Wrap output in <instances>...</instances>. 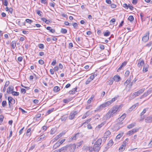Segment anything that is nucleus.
Segmentation results:
<instances>
[{
  "label": "nucleus",
  "mask_w": 152,
  "mask_h": 152,
  "mask_svg": "<svg viewBox=\"0 0 152 152\" xmlns=\"http://www.w3.org/2000/svg\"><path fill=\"white\" fill-rule=\"evenodd\" d=\"M126 114L125 113H124L120 117L118 118V123L115 125V126L116 127H118V129L120 128L122 126V125L123 124V122H122V121L126 117Z\"/></svg>",
  "instance_id": "1"
},
{
  "label": "nucleus",
  "mask_w": 152,
  "mask_h": 152,
  "mask_svg": "<svg viewBox=\"0 0 152 152\" xmlns=\"http://www.w3.org/2000/svg\"><path fill=\"white\" fill-rule=\"evenodd\" d=\"M122 104L119 105H116L111 109L110 110L114 115L116 114L117 112H118L120 110V109L122 107Z\"/></svg>",
  "instance_id": "2"
},
{
  "label": "nucleus",
  "mask_w": 152,
  "mask_h": 152,
  "mask_svg": "<svg viewBox=\"0 0 152 152\" xmlns=\"http://www.w3.org/2000/svg\"><path fill=\"white\" fill-rule=\"evenodd\" d=\"M109 103V102H108L107 101V102L101 104L96 108V111H101L104 108L109 105H110ZM95 111H96V110H95Z\"/></svg>",
  "instance_id": "3"
},
{
  "label": "nucleus",
  "mask_w": 152,
  "mask_h": 152,
  "mask_svg": "<svg viewBox=\"0 0 152 152\" xmlns=\"http://www.w3.org/2000/svg\"><path fill=\"white\" fill-rule=\"evenodd\" d=\"M144 91V89L142 88L136 92H135L132 94L133 98H135L136 97L138 96L140 94L142 93Z\"/></svg>",
  "instance_id": "4"
},
{
  "label": "nucleus",
  "mask_w": 152,
  "mask_h": 152,
  "mask_svg": "<svg viewBox=\"0 0 152 152\" xmlns=\"http://www.w3.org/2000/svg\"><path fill=\"white\" fill-rule=\"evenodd\" d=\"M131 78L130 76V78L128 79L124 83V85L126 86H129V87H131L132 86V83L131 82Z\"/></svg>",
  "instance_id": "5"
},
{
  "label": "nucleus",
  "mask_w": 152,
  "mask_h": 152,
  "mask_svg": "<svg viewBox=\"0 0 152 152\" xmlns=\"http://www.w3.org/2000/svg\"><path fill=\"white\" fill-rule=\"evenodd\" d=\"M77 114V111H72L70 113L69 116V119L70 120H72L74 119L75 116Z\"/></svg>",
  "instance_id": "6"
},
{
  "label": "nucleus",
  "mask_w": 152,
  "mask_h": 152,
  "mask_svg": "<svg viewBox=\"0 0 152 152\" xmlns=\"http://www.w3.org/2000/svg\"><path fill=\"white\" fill-rule=\"evenodd\" d=\"M76 145L75 144H71L67 146L69 148L70 152H74L75 149Z\"/></svg>",
  "instance_id": "7"
},
{
  "label": "nucleus",
  "mask_w": 152,
  "mask_h": 152,
  "mask_svg": "<svg viewBox=\"0 0 152 152\" xmlns=\"http://www.w3.org/2000/svg\"><path fill=\"white\" fill-rule=\"evenodd\" d=\"M149 32L148 31L145 34V35L142 37V40L143 42H145L148 40L149 39Z\"/></svg>",
  "instance_id": "8"
},
{
  "label": "nucleus",
  "mask_w": 152,
  "mask_h": 152,
  "mask_svg": "<svg viewBox=\"0 0 152 152\" xmlns=\"http://www.w3.org/2000/svg\"><path fill=\"white\" fill-rule=\"evenodd\" d=\"M145 121L147 123L152 122V115L146 117L145 119Z\"/></svg>",
  "instance_id": "9"
},
{
  "label": "nucleus",
  "mask_w": 152,
  "mask_h": 152,
  "mask_svg": "<svg viewBox=\"0 0 152 152\" xmlns=\"http://www.w3.org/2000/svg\"><path fill=\"white\" fill-rule=\"evenodd\" d=\"M138 129H132V130L128 131V132L127 133V134L129 135L130 136L133 134L134 133L136 132H137L138 131Z\"/></svg>",
  "instance_id": "10"
},
{
  "label": "nucleus",
  "mask_w": 152,
  "mask_h": 152,
  "mask_svg": "<svg viewBox=\"0 0 152 152\" xmlns=\"http://www.w3.org/2000/svg\"><path fill=\"white\" fill-rule=\"evenodd\" d=\"M113 114L112 113L110 110L105 115V117L107 119H109L111 117H113Z\"/></svg>",
  "instance_id": "11"
},
{
  "label": "nucleus",
  "mask_w": 152,
  "mask_h": 152,
  "mask_svg": "<svg viewBox=\"0 0 152 152\" xmlns=\"http://www.w3.org/2000/svg\"><path fill=\"white\" fill-rule=\"evenodd\" d=\"M8 103L13 104L15 103V100L12 97L8 96Z\"/></svg>",
  "instance_id": "12"
},
{
  "label": "nucleus",
  "mask_w": 152,
  "mask_h": 152,
  "mask_svg": "<svg viewBox=\"0 0 152 152\" xmlns=\"http://www.w3.org/2000/svg\"><path fill=\"white\" fill-rule=\"evenodd\" d=\"M13 87L12 86H10L7 89V93L8 94L11 93L12 91H13Z\"/></svg>",
  "instance_id": "13"
},
{
  "label": "nucleus",
  "mask_w": 152,
  "mask_h": 152,
  "mask_svg": "<svg viewBox=\"0 0 152 152\" xmlns=\"http://www.w3.org/2000/svg\"><path fill=\"white\" fill-rule=\"evenodd\" d=\"M100 145H98L96 144L95 143L94 144L93 148L94 149V151L95 152H98L100 149Z\"/></svg>",
  "instance_id": "14"
},
{
  "label": "nucleus",
  "mask_w": 152,
  "mask_h": 152,
  "mask_svg": "<svg viewBox=\"0 0 152 152\" xmlns=\"http://www.w3.org/2000/svg\"><path fill=\"white\" fill-rule=\"evenodd\" d=\"M110 134L111 133L109 131H107L104 134L103 138H104V140L105 139V138H106L107 137H108L110 135Z\"/></svg>",
  "instance_id": "15"
},
{
  "label": "nucleus",
  "mask_w": 152,
  "mask_h": 152,
  "mask_svg": "<svg viewBox=\"0 0 152 152\" xmlns=\"http://www.w3.org/2000/svg\"><path fill=\"white\" fill-rule=\"evenodd\" d=\"M125 142H126V141L123 142V144H122L121 145V146L120 147L119 149V150L120 151H123L125 149L126 145H125Z\"/></svg>",
  "instance_id": "16"
},
{
  "label": "nucleus",
  "mask_w": 152,
  "mask_h": 152,
  "mask_svg": "<svg viewBox=\"0 0 152 152\" xmlns=\"http://www.w3.org/2000/svg\"><path fill=\"white\" fill-rule=\"evenodd\" d=\"M127 63V61H125L119 67L117 71L118 72L119 71L121 70L122 68L124 66H125Z\"/></svg>",
  "instance_id": "17"
},
{
  "label": "nucleus",
  "mask_w": 152,
  "mask_h": 152,
  "mask_svg": "<svg viewBox=\"0 0 152 152\" xmlns=\"http://www.w3.org/2000/svg\"><path fill=\"white\" fill-rule=\"evenodd\" d=\"M139 104L138 103H136L134 104L133 105L131 106L129 109V111L130 112L132 111L133 110H134L137 106H138Z\"/></svg>",
  "instance_id": "18"
},
{
  "label": "nucleus",
  "mask_w": 152,
  "mask_h": 152,
  "mask_svg": "<svg viewBox=\"0 0 152 152\" xmlns=\"http://www.w3.org/2000/svg\"><path fill=\"white\" fill-rule=\"evenodd\" d=\"M144 64V61L143 60H139L137 64V66L141 68Z\"/></svg>",
  "instance_id": "19"
},
{
  "label": "nucleus",
  "mask_w": 152,
  "mask_h": 152,
  "mask_svg": "<svg viewBox=\"0 0 152 152\" xmlns=\"http://www.w3.org/2000/svg\"><path fill=\"white\" fill-rule=\"evenodd\" d=\"M114 80L116 82H118L120 80V77L118 75H115L113 78Z\"/></svg>",
  "instance_id": "20"
},
{
  "label": "nucleus",
  "mask_w": 152,
  "mask_h": 152,
  "mask_svg": "<svg viewBox=\"0 0 152 152\" xmlns=\"http://www.w3.org/2000/svg\"><path fill=\"white\" fill-rule=\"evenodd\" d=\"M64 134L62 133H60L58 135L56 136L54 139V141H55V140H57L59 138L61 137Z\"/></svg>",
  "instance_id": "21"
},
{
  "label": "nucleus",
  "mask_w": 152,
  "mask_h": 152,
  "mask_svg": "<svg viewBox=\"0 0 152 152\" xmlns=\"http://www.w3.org/2000/svg\"><path fill=\"white\" fill-rule=\"evenodd\" d=\"M136 124L135 123H132L128 125L127 126V128L129 129H131L134 126L136 125Z\"/></svg>",
  "instance_id": "22"
},
{
  "label": "nucleus",
  "mask_w": 152,
  "mask_h": 152,
  "mask_svg": "<svg viewBox=\"0 0 152 152\" xmlns=\"http://www.w3.org/2000/svg\"><path fill=\"white\" fill-rule=\"evenodd\" d=\"M46 28L47 30H49L50 32L52 33H54L55 32V29H52L50 27H46Z\"/></svg>",
  "instance_id": "23"
},
{
  "label": "nucleus",
  "mask_w": 152,
  "mask_h": 152,
  "mask_svg": "<svg viewBox=\"0 0 152 152\" xmlns=\"http://www.w3.org/2000/svg\"><path fill=\"white\" fill-rule=\"evenodd\" d=\"M60 145L59 144V143L58 142H57L54 145L53 148V149H56L58 148Z\"/></svg>",
  "instance_id": "24"
},
{
  "label": "nucleus",
  "mask_w": 152,
  "mask_h": 152,
  "mask_svg": "<svg viewBox=\"0 0 152 152\" xmlns=\"http://www.w3.org/2000/svg\"><path fill=\"white\" fill-rule=\"evenodd\" d=\"M60 90V88L59 87L56 86L54 87L53 91L54 92H56L59 91Z\"/></svg>",
  "instance_id": "25"
},
{
  "label": "nucleus",
  "mask_w": 152,
  "mask_h": 152,
  "mask_svg": "<svg viewBox=\"0 0 152 152\" xmlns=\"http://www.w3.org/2000/svg\"><path fill=\"white\" fill-rule=\"evenodd\" d=\"M102 142V140L101 139L99 138L95 142V143L96 144L98 145H100Z\"/></svg>",
  "instance_id": "26"
},
{
  "label": "nucleus",
  "mask_w": 152,
  "mask_h": 152,
  "mask_svg": "<svg viewBox=\"0 0 152 152\" xmlns=\"http://www.w3.org/2000/svg\"><path fill=\"white\" fill-rule=\"evenodd\" d=\"M77 88H74L72 90L69 91V93L70 94H74L76 92H77Z\"/></svg>",
  "instance_id": "27"
},
{
  "label": "nucleus",
  "mask_w": 152,
  "mask_h": 152,
  "mask_svg": "<svg viewBox=\"0 0 152 152\" xmlns=\"http://www.w3.org/2000/svg\"><path fill=\"white\" fill-rule=\"evenodd\" d=\"M148 108L144 109L142 112L140 113V116H141L143 115L145 113H146V111L148 110Z\"/></svg>",
  "instance_id": "28"
},
{
  "label": "nucleus",
  "mask_w": 152,
  "mask_h": 152,
  "mask_svg": "<svg viewBox=\"0 0 152 152\" xmlns=\"http://www.w3.org/2000/svg\"><path fill=\"white\" fill-rule=\"evenodd\" d=\"M11 94L13 95L16 96H18L19 94V92L14 91H12Z\"/></svg>",
  "instance_id": "29"
},
{
  "label": "nucleus",
  "mask_w": 152,
  "mask_h": 152,
  "mask_svg": "<svg viewBox=\"0 0 152 152\" xmlns=\"http://www.w3.org/2000/svg\"><path fill=\"white\" fill-rule=\"evenodd\" d=\"M89 114L88 113V112H86V113L83 115V116L82 117V119H84L87 117L89 115Z\"/></svg>",
  "instance_id": "30"
},
{
  "label": "nucleus",
  "mask_w": 152,
  "mask_h": 152,
  "mask_svg": "<svg viewBox=\"0 0 152 152\" xmlns=\"http://www.w3.org/2000/svg\"><path fill=\"white\" fill-rule=\"evenodd\" d=\"M61 32L63 34H66L67 33V30L66 29L62 28L61 29Z\"/></svg>",
  "instance_id": "31"
},
{
  "label": "nucleus",
  "mask_w": 152,
  "mask_h": 152,
  "mask_svg": "<svg viewBox=\"0 0 152 152\" xmlns=\"http://www.w3.org/2000/svg\"><path fill=\"white\" fill-rule=\"evenodd\" d=\"M11 44H12L11 45H12V48L13 49H14L15 48V47L16 46V44H15V41H12V42H11Z\"/></svg>",
  "instance_id": "32"
},
{
  "label": "nucleus",
  "mask_w": 152,
  "mask_h": 152,
  "mask_svg": "<svg viewBox=\"0 0 152 152\" xmlns=\"http://www.w3.org/2000/svg\"><path fill=\"white\" fill-rule=\"evenodd\" d=\"M94 95H92L91 97L88 100V104H90L91 102V101L93 100V98H94Z\"/></svg>",
  "instance_id": "33"
},
{
  "label": "nucleus",
  "mask_w": 152,
  "mask_h": 152,
  "mask_svg": "<svg viewBox=\"0 0 152 152\" xmlns=\"http://www.w3.org/2000/svg\"><path fill=\"white\" fill-rule=\"evenodd\" d=\"M113 144V141L112 140H110L109 141L108 143V145L109 146H111Z\"/></svg>",
  "instance_id": "34"
},
{
  "label": "nucleus",
  "mask_w": 152,
  "mask_h": 152,
  "mask_svg": "<svg viewBox=\"0 0 152 152\" xmlns=\"http://www.w3.org/2000/svg\"><path fill=\"white\" fill-rule=\"evenodd\" d=\"M115 21V18H112L110 21V23L111 25H113L114 24V22Z\"/></svg>",
  "instance_id": "35"
},
{
  "label": "nucleus",
  "mask_w": 152,
  "mask_h": 152,
  "mask_svg": "<svg viewBox=\"0 0 152 152\" xmlns=\"http://www.w3.org/2000/svg\"><path fill=\"white\" fill-rule=\"evenodd\" d=\"M116 98H114L110 100H109L108 101V102H109V104L110 105L113 102L115 101V100H116Z\"/></svg>",
  "instance_id": "36"
},
{
  "label": "nucleus",
  "mask_w": 152,
  "mask_h": 152,
  "mask_svg": "<svg viewBox=\"0 0 152 152\" xmlns=\"http://www.w3.org/2000/svg\"><path fill=\"white\" fill-rule=\"evenodd\" d=\"M31 129L30 128L28 129L26 132V135L27 136H30L31 135V133H30V134H28L31 131Z\"/></svg>",
  "instance_id": "37"
},
{
  "label": "nucleus",
  "mask_w": 152,
  "mask_h": 152,
  "mask_svg": "<svg viewBox=\"0 0 152 152\" xmlns=\"http://www.w3.org/2000/svg\"><path fill=\"white\" fill-rule=\"evenodd\" d=\"M128 19L131 22L133 21L134 20V17L132 16H129Z\"/></svg>",
  "instance_id": "38"
},
{
  "label": "nucleus",
  "mask_w": 152,
  "mask_h": 152,
  "mask_svg": "<svg viewBox=\"0 0 152 152\" xmlns=\"http://www.w3.org/2000/svg\"><path fill=\"white\" fill-rule=\"evenodd\" d=\"M110 34V33L109 31H107L105 32L104 34V36H106V37H107V36H109Z\"/></svg>",
  "instance_id": "39"
},
{
  "label": "nucleus",
  "mask_w": 152,
  "mask_h": 152,
  "mask_svg": "<svg viewBox=\"0 0 152 152\" xmlns=\"http://www.w3.org/2000/svg\"><path fill=\"white\" fill-rule=\"evenodd\" d=\"M45 137V135L44 134H42L39 137L38 139L39 140H41L42 139H43Z\"/></svg>",
  "instance_id": "40"
},
{
  "label": "nucleus",
  "mask_w": 152,
  "mask_h": 152,
  "mask_svg": "<svg viewBox=\"0 0 152 152\" xmlns=\"http://www.w3.org/2000/svg\"><path fill=\"white\" fill-rule=\"evenodd\" d=\"M7 104V102L6 101H3L2 103V105L3 107H5Z\"/></svg>",
  "instance_id": "41"
},
{
  "label": "nucleus",
  "mask_w": 152,
  "mask_h": 152,
  "mask_svg": "<svg viewBox=\"0 0 152 152\" xmlns=\"http://www.w3.org/2000/svg\"><path fill=\"white\" fill-rule=\"evenodd\" d=\"M105 122H102V123L100 124H99V125L98 126H97V127L98 128H101V127H102L103 125H104V124H105Z\"/></svg>",
  "instance_id": "42"
},
{
  "label": "nucleus",
  "mask_w": 152,
  "mask_h": 152,
  "mask_svg": "<svg viewBox=\"0 0 152 152\" xmlns=\"http://www.w3.org/2000/svg\"><path fill=\"white\" fill-rule=\"evenodd\" d=\"M114 80L113 78H112L109 80L108 81L109 84L110 85H112L113 84Z\"/></svg>",
  "instance_id": "43"
},
{
  "label": "nucleus",
  "mask_w": 152,
  "mask_h": 152,
  "mask_svg": "<svg viewBox=\"0 0 152 152\" xmlns=\"http://www.w3.org/2000/svg\"><path fill=\"white\" fill-rule=\"evenodd\" d=\"M123 134H118L116 137V139H119L122 136Z\"/></svg>",
  "instance_id": "44"
},
{
  "label": "nucleus",
  "mask_w": 152,
  "mask_h": 152,
  "mask_svg": "<svg viewBox=\"0 0 152 152\" xmlns=\"http://www.w3.org/2000/svg\"><path fill=\"white\" fill-rule=\"evenodd\" d=\"M79 134V133H78L75 135L73 137L71 138L72 140H75L76 139V137L77 135H78Z\"/></svg>",
  "instance_id": "45"
},
{
  "label": "nucleus",
  "mask_w": 152,
  "mask_h": 152,
  "mask_svg": "<svg viewBox=\"0 0 152 152\" xmlns=\"http://www.w3.org/2000/svg\"><path fill=\"white\" fill-rule=\"evenodd\" d=\"M37 14L39 16H41V13H42V12L39 10H36Z\"/></svg>",
  "instance_id": "46"
},
{
  "label": "nucleus",
  "mask_w": 152,
  "mask_h": 152,
  "mask_svg": "<svg viewBox=\"0 0 152 152\" xmlns=\"http://www.w3.org/2000/svg\"><path fill=\"white\" fill-rule=\"evenodd\" d=\"M53 110H54V108H52V109H50V110H48L47 111V113L48 114H50V113H52V111H53Z\"/></svg>",
  "instance_id": "47"
},
{
  "label": "nucleus",
  "mask_w": 152,
  "mask_h": 152,
  "mask_svg": "<svg viewBox=\"0 0 152 152\" xmlns=\"http://www.w3.org/2000/svg\"><path fill=\"white\" fill-rule=\"evenodd\" d=\"M67 118L64 116H62L61 118V120L62 121H65L66 119Z\"/></svg>",
  "instance_id": "48"
},
{
  "label": "nucleus",
  "mask_w": 152,
  "mask_h": 152,
  "mask_svg": "<svg viewBox=\"0 0 152 152\" xmlns=\"http://www.w3.org/2000/svg\"><path fill=\"white\" fill-rule=\"evenodd\" d=\"M65 139H62L61 140H59L58 142L60 145H61L62 143H63V142H64V141H65Z\"/></svg>",
  "instance_id": "49"
},
{
  "label": "nucleus",
  "mask_w": 152,
  "mask_h": 152,
  "mask_svg": "<svg viewBox=\"0 0 152 152\" xmlns=\"http://www.w3.org/2000/svg\"><path fill=\"white\" fill-rule=\"evenodd\" d=\"M26 22L29 23L30 24H31L32 22V21L31 20L28 19H26Z\"/></svg>",
  "instance_id": "50"
},
{
  "label": "nucleus",
  "mask_w": 152,
  "mask_h": 152,
  "mask_svg": "<svg viewBox=\"0 0 152 152\" xmlns=\"http://www.w3.org/2000/svg\"><path fill=\"white\" fill-rule=\"evenodd\" d=\"M4 118V116L3 115H0V124L2 122Z\"/></svg>",
  "instance_id": "51"
},
{
  "label": "nucleus",
  "mask_w": 152,
  "mask_h": 152,
  "mask_svg": "<svg viewBox=\"0 0 152 152\" xmlns=\"http://www.w3.org/2000/svg\"><path fill=\"white\" fill-rule=\"evenodd\" d=\"M39 63L41 65H42L44 64V61L42 59H40L39 61Z\"/></svg>",
  "instance_id": "52"
},
{
  "label": "nucleus",
  "mask_w": 152,
  "mask_h": 152,
  "mask_svg": "<svg viewBox=\"0 0 152 152\" xmlns=\"http://www.w3.org/2000/svg\"><path fill=\"white\" fill-rule=\"evenodd\" d=\"M87 148H89L88 150L90 152H92L93 151H94V149L93 148H92V147H87Z\"/></svg>",
  "instance_id": "53"
},
{
  "label": "nucleus",
  "mask_w": 152,
  "mask_h": 152,
  "mask_svg": "<svg viewBox=\"0 0 152 152\" xmlns=\"http://www.w3.org/2000/svg\"><path fill=\"white\" fill-rule=\"evenodd\" d=\"M8 3L7 0H4V1L3 3V4L5 6H7V5Z\"/></svg>",
  "instance_id": "54"
},
{
  "label": "nucleus",
  "mask_w": 152,
  "mask_h": 152,
  "mask_svg": "<svg viewBox=\"0 0 152 152\" xmlns=\"http://www.w3.org/2000/svg\"><path fill=\"white\" fill-rule=\"evenodd\" d=\"M56 63V60H54L51 63V65L52 66H54Z\"/></svg>",
  "instance_id": "55"
},
{
  "label": "nucleus",
  "mask_w": 152,
  "mask_h": 152,
  "mask_svg": "<svg viewBox=\"0 0 152 152\" xmlns=\"http://www.w3.org/2000/svg\"><path fill=\"white\" fill-rule=\"evenodd\" d=\"M39 47L40 48L43 49L44 48V45L43 44H40L39 45Z\"/></svg>",
  "instance_id": "56"
},
{
  "label": "nucleus",
  "mask_w": 152,
  "mask_h": 152,
  "mask_svg": "<svg viewBox=\"0 0 152 152\" xmlns=\"http://www.w3.org/2000/svg\"><path fill=\"white\" fill-rule=\"evenodd\" d=\"M129 72L128 70H127L126 71V72L125 74V75L126 76H128L129 75Z\"/></svg>",
  "instance_id": "57"
},
{
  "label": "nucleus",
  "mask_w": 152,
  "mask_h": 152,
  "mask_svg": "<svg viewBox=\"0 0 152 152\" xmlns=\"http://www.w3.org/2000/svg\"><path fill=\"white\" fill-rule=\"evenodd\" d=\"M35 146V145L34 144L33 145L31 146L30 147V149H29V150H31L33 149Z\"/></svg>",
  "instance_id": "58"
},
{
  "label": "nucleus",
  "mask_w": 152,
  "mask_h": 152,
  "mask_svg": "<svg viewBox=\"0 0 152 152\" xmlns=\"http://www.w3.org/2000/svg\"><path fill=\"white\" fill-rule=\"evenodd\" d=\"M123 7L126 9H128V5L126 3L124 4H123Z\"/></svg>",
  "instance_id": "59"
},
{
  "label": "nucleus",
  "mask_w": 152,
  "mask_h": 152,
  "mask_svg": "<svg viewBox=\"0 0 152 152\" xmlns=\"http://www.w3.org/2000/svg\"><path fill=\"white\" fill-rule=\"evenodd\" d=\"M129 8L131 10H133L134 7L130 5V4H129L128 5V8Z\"/></svg>",
  "instance_id": "60"
},
{
  "label": "nucleus",
  "mask_w": 152,
  "mask_h": 152,
  "mask_svg": "<svg viewBox=\"0 0 152 152\" xmlns=\"http://www.w3.org/2000/svg\"><path fill=\"white\" fill-rule=\"evenodd\" d=\"M91 80L89 78H88L87 80V81H86V84H88L90 82H91Z\"/></svg>",
  "instance_id": "61"
},
{
  "label": "nucleus",
  "mask_w": 152,
  "mask_h": 152,
  "mask_svg": "<svg viewBox=\"0 0 152 152\" xmlns=\"http://www.w3.org/2000/svg\"><path fill=\"white\" fill-rule=\"evenodd\" d=\"M73 44L72 43L70 42L69 43V48H71L73 47Z\"/></svg>",
  "instance_id": "62"
},
{
  "label": "nucleus",
  "mask_w": 152,
  "mask_h": 152,
  "mask_svg": "<svg viewBox=\"0 0 152 152\" xmlns=\"http://www.w3.org/2000/svg\"><path fill=\"white\" fill-rule=\"evenodd\" d=\"M73 26L75 28H76L78 26V24L76 23H74L73 24Z\"/></svg>",
  "instance_id": "63"
},
{
  "label": "nucleus",
  "mask_w": 152,
  "mask_h": 152,
  "mask_svg": "<svg viewBox=\"0 0 152 152\" xmlns=\"http://www.w3.org/2000/svg\"><path fill=\"white\" fill-rule=\"evenodd\" d=\"M110 6L112 8H115L116 7V5L114 4H112Z\"/></svg>",
  "instance_id": "64"
}]
</instances>
